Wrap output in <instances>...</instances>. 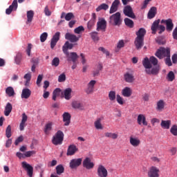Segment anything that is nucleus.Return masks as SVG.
<instances>
[{"mask_svg":"<svg viewBox=\"0 0 177 177\" xmlns=\"http://www.w3.org/2000/svg\"><path fill=\"white\" fill-rule=\"evenodd\" d=\"M171 55V48H164L160 47L156 53H155V56L158 57V59H164V57H168Z\"/></svg>","mask_w":177,"mask_h":177,"instance_id":"nucleus-1","label":"nucleus"},{"mask_svg":"<svg viewBox=\"0 0 177 177\" xmlns=\"http://www.w3.org/2000/svg\"><path fill=\"white\" fill-rule=\"evenodd\" d=\"M63 140H64V133L59 130L53 137L52 143L55 146H58L59 145H62Z\"/></svg>","mask_w":177,"mask_h":177,"instance_id":"nucleus-2","label":"nucleus"},{"mask_svg":"<svg viewBox=\"0 0 177 177\" xmlns=\"http://www.w3.org/2000/svg\"><path fill=\"white\" fill-rule=\"evenodd\" d=\"M122 21L121 13L118 12L110 16L109 23L111 26H121Z\"/></svg>","mask_w":177,"mask_h":177,"instance_id":"nucleus-3","label":"nucleus"},{"mask_svg":"<svg viewBox=\"0 0 177 177\" xmlns=\"http://www.w3.org/2000/svg\"><path fill=\"white\" fill-rule=\"evenodd\" d=\"M123 13L125 16H127V17H130V19H136V15L133 13V10L131 6H126L124 8Z\"/></svg>","mask_w":177,"mask_h":177,"instance_id":"nucleus-4","label":"nucleus"},{"mask_svg":"<svg viewBox=\"0 0 177 177\" xmlns=\"http://www.w3.org/2000/svg\"><path fill=\"white\" fill-rule=\"evenodd\" d=\"M97 175L98 177H107L109 176V171L104 166L100 165L97 169Z\"/></svg>","mask_w":177,"mask_h":177,"instance_id":"nucleus-5","label":"nucleus"},{"mask_svg":"<svg viewBox=\"0 0 177 177\" xmlns=\"http://www.w3.org/2000/svg\"><path fill=\"white\" fill-rule=\"evenodd\" d=\"M81 164H82V158H75L71 160L69 167L71 169H77Z\"/></svg>","mask_w":177,"mask_h":177,"instance_id":"nucleus-6","label":"nucleus"},{"mask_svg":"<svg viewBox=\"0 0 177 177\" xmlns=\"http://www.w3.org/2000/svg\"><path fill=\"white\" fill-rule=\"evenodd\" d=\"M80 38H81V35L77 37V35L70 32H66L65 34V39L70 41V42H72L73 44L78 42V41H80Z\"/></svg>","mask_w":177,"mask_h":177,"instance_id":"nucleus-7","label":"nucleus"},{"mask_svg":"<svg viewBox=\"0 0 177 177\" xmlns=\"http://www.w3.org/2000/svg\"><path fill=\"white\" fill-rule=\"evenodd\" d=\"M161 24L166 25V30L169 32H171L174 30V22L171 19H162L160 21Z\"/></svg>","mask_w":177,"mask_h":177,"instance_id":"nucleus-8","label":"nucleus"},{"mask_svg":"<svg viewBox=\"0 0 177 177\" xmlns=\"http://www.w3.org/2000/svg\"><path fill=\"white\" fill-rule=\"evenodd\" d=\"M21 165L24 169H26L28 175L30 177H32V174H34V167H32V166L27 163L26 161L22 162Z\"/></svg>","mask_w":177,"mask_h":177,"instance_id":"nucleus-9","label":"nucleus"},{"mask_svg":"<svg viewBox=\"0 0 177 177\" xmlns=\"http://www.w3.org/2000/svg\"><path fill=\"white\" fill-rule=\"evenodd\" d=\"M64 55H66L68 62H73V63L75 64V62L78 59V55L77 54V53H64Z\"/></svg>","mask_w":177,"mask_h":177,"instance_id":"nucleus-10","label":"nucleus"},{"mask_svg":"<svg viewBox=\"0 0 177 177\" xmlns=\"http://www.w3.org/2000/svg\"><path fill=\"white\" fill-rule=\"evenodd\" d=\"M149 177H160V169L156 167L152 166L148 171Z\"/></svg>","mask_w":177,"mask_h":177,"instance_id":"nucleus-11","label":"nucleus"},{"mask_svg":"<svg viewBox=\"0 0 177 177\" xmlns=\"http://www.w3.org/2000/svg\"><path fill=\"white\" fill-rule=\"evenodd\" d=\"M107 28V21L104 19H101L97 23V31H106Z\"/></svg>","mask_w":177,"mask_h":177,"instance_id":"nucleus-12","label":"nucleus"},{"mask_svg":"<svg viewBox=\"0 0 177 177\" xmlns=\"http://www.w3.org/2000/svg\"><path fill=\"white\" fill-rule=\"evenodd\" d=\"M59 39H60V32H57L53 36V38L50 41V48L51 49H53L56 46V44L59 42Z\"/></svg>","mask_w":177,"mask_h":177,"instance_id":"nucleus-13","label":"nucleus"},{"mask_svg":"<svg viewBox=\"0 0 177 177\" xmlns=\"http://www.w3.org/2000/svg\"><path fill=\"white\" fill-rule=\"evenodd\" d=\"M83 167L86 168V169H92V168L95 167V163L91 160L90 158H86L83 160Z\"/></svg>","mask_w":177,"mask_h":177,"instance_id":"nucleus-14","label":"nucleus"},{"mask_svg":"<svg viewBox=\"0 0 177 177\" xmlns=\"http://www.w3.org/2000/svg\"><path fill=\"white\" fill-rule=\"evenodd\" d=\"M124 81L128 82L129 84H132L135 81V76L133 75V73L127 72L124 75Z\"/></svg>","mask_w":177,"mask_h":177,"instance_id":"nucleus-15","label":"nucleus"},{"mask_svg":"<svg viewBox=\"0 0 177 177\" xmlns=\"http://www.w3.org/2000/svg\"><path fill=\"white\" fill-rule=\"evenodd\" d=\"M120 0H115L111 6L109 13L110 15H113V13H115L117 10H118V6H120Z\"/></svg>","mask_w":177,"mask_h":177,"instance_id":"nucleus-16","label":"nucleus"},{"mask_svg":"<svg viewBox=\"0 0 177 177\" xmlns=\"http://www.w3.org/2000/svg\"><path fill=\"white\" fill-rule=\"evenodd\" d=\"M17 0H14L9 8L6 10V15H10L13 10H16L17 9Z\"/></svg>","mask_w":177,"mask_h":177,"instance_id":"nucleus-17","label":"nucleus"},{"mask_svg":"<svg viewBox=\"0 0 177 177\" xmlns=\"http://www.w3.org/2000/svg\"><path fill=\"white\" fill-rule=\"evenodd\" d=\"M63 121L64 123L65 127H68L70 123L71 122V115L68 113V112H64L62 115Z\"/></svg>","mask_w":177,"mask_h":177,"instance_id":"nucleus-18","label":"nucleus"},{"mask_svg":"<svg viewBox=\"0 0 177 177\" xmlns=\"http://www.w3.org/2000/svg\"><path fill=\"white\" fill-rule=\"evenodd\" d=\"M145 39L136 37L134 41V44L136 45V48L138 50L140 49H142L143 48V45H145Z\"/></svg>","mask_w":177,"mask_h":177,"instance_id":"nucleus-19","label":"nucleus"},{"mask_svg":"<svg viewBox=\"0 0 177 177\" xmlns=\"http://www.w3.org/2000/svg\"><path fill=\"white\" fill-rule=\"evenodd\" d=\"M73 92V90L71 88H67L65 90H64L62 93V95L66 99V100H70L71 99V93Z\"/></svg>","mask_w":177,"mask_h":177,"instance_id":"nucleus-20","label":"nucleus"},{"mask_svg":"<svg viewBox=\"0 0 177 177\" xmlns=\"http://www.w3.org/2000/svg\"><path fill=\"white\" fill-rule=\"evenodd\" d=\"M137 122L138 124V125H145V127H147V121H146V116H145V115L143 114H140L138 116L137 118Z\"/></svg>","mask_w":177,"mask_h":177,"instance_id":"nucleus-21","label":"nucleus"},{"mask_svg":"<svg viewBox=\"0 0 177 177\" xmlns=\"http://www.w3.org/2000/svg\"><path fill=\"white\" fill-rule=\"evenodd\" d=\"M74 48V44L70 43V41H67L65 42L64 46H62V51L64 53H68V49L71 50Z\"/></svg>","mask_w":177,"mask_h":177,"instance_id":"nucleus-22","label":"nucleus"},{"mask_svg":"<svg viewBox=\"0 0 177 177\" xmlns=\"http://www.w3.org/2000/svg\"><path fill=\"white\" fill-rule=\"evenodd\" d=\"M78 151V148L74 145H71L67 150V156H74Z\"/></svg>","mask_w":177,"mask_h":177,"instance_id":"nucleus-23","label":"nucleus"},{"mask_svg":"<svg viewBox=\"0 0 177 177\" xmlns=\"http://www.w3.org/2000/svg\"><path fill=\"white\" fill-rule=\"evenodd\" d=\"M31 96V90L30 88H23L21 92V99H28Z\"/></svg>","mask_w":177,"mask_h":177,"instance_id":"nucleus-24","label":"nucleus"},{"mask_svg":"<svg viewBox=\"0 0 177 177\" xmlns=\"http://www.w3.org/2000/svg\"><path fill=\"white\" fill-rule=\"evenodd\" d=\"M122 95L124 97H131L132 95V89L128 86L125 87L122 90Z\"/></svg>","mask_w":177,"mask_h":177,"instance_id":"nucleus-25","label":"nucleus"},{"mask_svg":"<svg viewBox=\"0 0 177 177\" xmlns=\"http://www.w3.org/2000/svg\"><path fill=\"white\" fill-rule=\"evenodd\" d=\"M130 145L133 146V147H138L140 145V140L138 138H133L132 136L130 137Z\"/></svg>","mask_w":177,"mask_h":177,"instance_id":"nucleus-26","label":"nucleus"},{"mask_svg":"<svg viewBox=\"0 0 177 177\" xmlns=\"http://www.w3.org/2000/svg\"><path fill=\"white\" fill-rule=\"evenodd\" d=\"M52 127H53V122H48L47 124H45L44 132L45 135H49L50 133V131H52Z\"/></svg>","mask_w":177,"mask_h":177,"instance_id":"nucleus-27","label":"nucleus"},{"mask_svg":"<svg viewBox=\"0 0 177 177\" xmlns=\"http://www.w3.org/2000/svg\"><path fill=\"white\" fill-rule=\"evenodd\" d=\"M160 21H161V20L158 19L156 20L153 24L152 26L151 27V30L152 31V34H156L157 32V30H158V27L160 26Z\"/></svg>","mask_w":177,"mask_h":177,"instance_id":"nucleus-28","label":"nucleus"},{"mask_svg":"<svg viewBox=\"0 0 177 177\" xmlns=\"http://www.w3.org/2000/svg\"><path fill=\"white\" fill-rule=\"evenodd\" d=\"M142 65L145 67V68H146V70H149L150 68H151V67H153V65H151L150 59L147 57L142 60Z\"/></svg>","mask_w":177,"mask_h":177,"instance_id":"nucleus-29","label":"nucleus"},{"mask_svg":"<svg viewBox=\"0 0 177 177\" xmlns=\"http://www.w3.org/2000/svg\"><path fill=\"white\" fill-rule=\"evenodd\" d=\"M147 74H152L153 75H157L160 71V66H155L151 70L147 69L145 70Z\"/></svg>","mask_w":177,"mask_h":177,"instance_id":"nucleus-30","label":"nucleus"},{"mask_svg":"<svg viewBox=\"0 0 177 177\" xmlns=\"http://www.w3.org/2000/svg\"><path fill=\"white\" fill-rule=\"evenodd\" d=\"M156 15H157V8L156 7H151L149 10L147 17L148 19H153V17H156Z\"/></svg>","mask_w":177,"mask_h":177,"instance_id":"nucleus-31","label":"nucleus"},{"mask_svg":"<svg viewBox=\"0 0 177 177\" xmlns=\"http://www.w3.org/2000/svg\"><path fill=\"white\" fill-rule=\"evenodd\" d=\"M12 109H13V106H12V104H10V102H8L5 107L4 115H6V117H8L9 114L12 113Z\"/></svg>","mask_w":177,"mask_h":177,"instance_id":"nucleus-32","label":"nucleus"},{"mask_svg":"<svg viewBox=\"0 0 177 177\" xmlns=\"http://www.w3.org/2000/svg\"><path fill=\"white\" fill-rule=\"evenodd\" d=\"M23 60V53L18 52L15 57V62L20 66L21 64V62Z\"/></svg>","mask_w":177,"mask_h":177,"instance_id":"nucleus-33","label":"nucleus"},{"mask_svg":"<svg viewBox=\"0 0 177 177\" xmlns=\"http://www.w3.org/2000/svg\"><path fill=\"white\" fill-rule=\"evenodd\" d=\"M136 38H141L145 39V35H146V29L141 28L136 32Z\"/></svg>","mask_w":177,"mask_h":177,"instance_id":"nucleus-34","label":"nucleus"},{"mask_svg":"<svg viewBox=\"0 0 177 177\" xmlns=\"http://www.w3.org/2000/svg\"><path fill=\"white\" fill-rule=\"evenodd\" d=\"M160 127L163 129H169V127H171V120H162Z\"/></svg>","mask_w":177,"mask_h":177,"instance_id":"nucleus-35","label":"nucleus"},{"mask_svg":"<svg viewBox=\"0 0 177 177\" xmlns=\"http://www.w3.org/2000/svg\"><path fill=\"white\" fill-rule=\"evenodd\" d=\"M165 106V102H164V100H160L157 102L156 110H158V111H162V110H164Z\"/></svg>","mask_w":177,"mask_h":177,"instance_id":"nucleus-36","label":"nucleus"},{"mask_svg":"<svg viewBox=\"0 0 177 177\" xmlns=\"http://www.w3.org/2000/svg\"><path fill=\"white\" fill-rule=\"evenodd\" d=\"M72 107L73 109H79L80 110H83L84 106L80 101H73L72 102Z\"/></svg>","mask_w":177,"mask_h":177,"instance_id":"nucleus-37","label":"nucleus"},{"mask_svg":"<svg viewBox=\"0 0 177 177\" xmlns=\"http://www.w3.org/2000/svg\"><path fill=\"white\" fill-rule=\"evenodd\" d=\"M6 93L9 96V97H12V96H15V89L12 86H8L6 89Z\"/></svg>","mask_w":177,"mask_h":177,"instance_id":"nucleus-38","label":"nucleus"},{"mask_svg":"<svg viewBox=\"0 0 177 177\" xmlns=\"http://www.w3.org/2000/svg\"><path fill=\"white\" fill-rule=\"evenodd\" d=\"M124 24L127 26L129 27V28H133V21L129 18H125L124 19Z\"/></svg>","mask_w":177,"mask_h":177,"instance_id":"nucleus-39","label":"nucleus"},{"mask_svg":"<svg viewBox=\"0 0 177 177\" xmlns=\"http://www.w3.org/2000/svg\"><path fill=\"white\" fill-rule=\"evenodd\" d=\"M27 19L28 23H31V21H32V19H34V11L29 10L27 12Z\"/></svg>","mask_w":177,"mask_h":177,"instance_id":"nucleus-40","label":"nucleus"},{"mask_svg":"<svg viewBox=\"0 0 177 177\" xmlns=\"http://www.w3.org/2000/svg\"><path fill=\"white\" fill-rule=\"evenodd\" d=\"M115 91H111L109 93V99L111 102H114V100H115V99L117 98V96L115 95Z\"/></svg>","mask_w":177,"mask_h":177,"instance_id":"nucleus-41","label":"nucleus"},{"mask_svg":"<svg viewBox=\"0 0 177 177\" xmlns=\"http://www.w3.org/2000/svg\"><path fill=\"white\" fill-rule=\"evenodd\" d=\"M61 92H62V89L59 88H55L53 92V100H56L57 96H59Z\"/></svg>","mask_w":177,"mask_h":177,"instance_id":"nucleus-42","label":"nucleus"},{"mask_svg":"<svg viewBox=\"0 0 177 177\" xmlns=\"http://www.w3.org/2000/svg\"><path fill=\"white\" fill-rule=\"evenodd\" d=\"M109 9V5L106 3H102L96 8V12H100V10H107Z\"/></svg>","mask_w":177,"mask_h":177,"instance_id":"nucleus-43","label":"nucleus"},{"mask_svg":"<svg viewBox=\"0 0 177 177\" xmlns=\"http://www.w3.org/2000/svg\"><path fill=\"white\" fill-rule=\"evenodd\" d=\"M95 127L96 129H103V126H102V119L99 118L94 122Z\"/></svg>","mask_w":177,"mask_h":177,"instance_id":"nucleus-44","label":"nucleus"},{"mask_svg":"<svg viewBox=\"0 0 177 177\" xmlns=\"http://www.w3.org/2000/svg\"><path fill=\"white\" fill-rule=\"evenodd\" d=\"M167 81L172 82V81L175 80V73H174L173 71H169L167 75Z\"/></svg>","mask_w":177,"mask_h":177,"instance_id":"nucleus-45","label":"nucleus"},{"mask_svg":"<svg viewBox=\"0 0 177 177\" xmlns=\"http://www.w3.org/2000/svg\"><path fill=\"white\" fill-rule=\"evenodd\" d=\"M106 138H111V139H117L118 138V134L115 133H105Z\"/></svg>","mask_w":177,"mask_h":177,"instance_id":"nucleus-46","label":"nucleus"},{"mask_svg":"<svg viewBox=\"0 0 177 177\" xmlns=\"http://www.w3.org/2000/svg\"><path fill=\"white\" fill-rule=\"evenodd\" d=\"M56 171L57 175H62L64 172V167L62 165H59L56 167Z\"/></svg>","mask_w":177,"mask_h":177,"instance_id":"nucleus-47","label":"nucleus"},{"mask_svg":"<svg viewBox=\"0 0 177 177\" xmlns=\"http://www.w3.org/2000/svg\"><path fill=\"white\" fill-rule=\"evenodd\" d=\"M99 33L97 32H92L90 33L91 37L93 39V41H99V36H97Z\"/></svg>","mask_w":177,"mask_h":177,"instance_id":"nucleus-48","label":"nucleus"},{"mask_svg":"<svg viewBox=\"0 0 177 177\" xmlns=\"http://www.w3.org/2000/svg\"><path fill=\"white\" fill-rule=\"evenodd\" d=\"M59 64H60V59L59 57H55L51 62V65L54 67H58Z\"/></svg>","mask_w":177,"mask_h":177,"instance_id":"nucleus-49","label":"nucleus"},{"mask_svg":"<svg viewBox=\"0 0 177 177\" xmlns=\"http://www.w3.org/2000/svg\"><path fill=\"white\" fill-rule=\"evenodd\" d=\"M6 138H10L12 136V127L8 125L6 129Z\"/></svg>","mask_w":177,"mask_h":177,"instance_id":"nucleus-50","label":"nucleus"},{"mask_svg":"<svg viewBox=\"0 0 177 177\" xmlns=\"http://www.w3.org/2000/svg\"><path fill=\"white\" fill-rule=\"evenodd\" d=\"M84 31H85V28L82 26L74 29L75 34H81V32H84Z\"/></svg>","mask_w":177,"mask_h":177,"instance_id":"nucleus-51","label":"nucleus"},{"mask_svg":"<svg viewBox=\"0 0 177 177\" xmlns=\"http://www.w3.org/2000/svg\"><path fill=\"white\" fill-rule=\"evenodd\" d=\"M95 23H96V21L94 19H91L87 23V28L89 31H91V30H92L93 27L95 26Z\"/></svg>","mask_w":177,"mask_h":177,"instance_id":"nucleus-52","label":"nucleus"},{"mask_svg":"<svg viewBox=\"0 0 177 177\" xmlns=\"http://www.w3.org/2000/svg\"><path fill=\"white\" fill-rule=\"evenodd\" d=\"M149 61L151 62V64H153V66H157V64H158V59H157L154 56L150 57Z\"/></svg>","mask_w":177,"mask_h":177,"instance_id":"nucleus-53","label":"nucleus"},{"mask_svg":"<svg viewBox=\"0 0 177 177\" xmlns=\"http://www.w3.org/2000/svg\"><path fill=\"white\" fill-rule=\"evenodd\" d=\"M125 46V44L124 43V40H120L118 43L117 48L115 49V52H118L121 48H124Z\"/></svg>","mask_w":177,"mask_h":177,"instance_id":"nucleus-54","label":"nucleus"},{"mask_svg":"<svg viewBox=\"0 0 177 177\" xmlns=\"http://www.w3.org/2000/svg\"><path fill=\"white\" fill-rule=\"evenodd\" d=\"M48 38V32H44L40 35V41L41 42H45Z\"/></svg>","mask_w":177,"mask_h":177,"instance_id":"nucleus-55","label":"nucleus"},{"mask_svg":"<svg viewBox=\"0 0 177 177\" xmlns=\"http://www.w3.org/2000/svg\"><path fill=\"white\" fill-rule=\"evenodd\" d=\"M71 19H74V14H73V12H68L65 15V20H66V21H70Z\"/></svg>","mask_w":177,"mask_h":177,"instance_id":"nucleus-56","label":"nucleus"},{"mask_svg":"<svg viewBox=\"0 0 177 177\" xmlns=\"http://www.w3.org/2000/svg\"><path fill=\"white\" fill-rule=\"evenodd\" d=\"M170 132L174 136H177V126L176 125H173L171 127V128L170 129Z\"/></svg>","mask_w":177,"mask_h":177,"instance_id":"nucleus-57","label":"nucleus"},{"mask_svg":"<svg viewBox=\"0 0 177 177\" xmlns=\"http://www.w3.org/2000/svg\"><path fill=\"white\" fill-rule=\"evenodd\" d=\"M116 100H117L118 103L119 104H120L121 106H122V104H124V98H122V97H121V95L118 94L116 95Z\"/></svg>","mask_w":177,"mask_h":177,"instance_id":"nucleus-58","label":"nucleus"},{"mask_svg":"<svg viewBox=\"0 0 177 177\" xmlns=\"http://www.w3.org/2000/svg\"><path fill=\"white\" fill-rule=\"evenodd\" d=\"M66 81V74L62 73L58 77V82H64Z\"/></svg>","mask_w":177,"mask_h":177,"instance_id":"nucleus-59","label":"nucleus"},{"mask_svg":"<svg viewBox=\"0 0 177 177\" xmlns=\"http://www.w3.org/2000/svg\"><path fill=\"white\" fill-rule=\"evenodd\" d=\"M165 60L167 66H168L169 67H171V66H172V62H171V55L166 57Z\"/></svg>","mask_w":177,"mask_h":177,"instance_id":"nucleus-60","label":"nucleus"},{"mask_svg":"<svg viewBox=\"0 0 177 177\" xmlns=\"http://www.w3.org/2000/svg\"><path fill=\"white\" fill-rule=\"evenodd\" d=\"M44 78V75H39L37 77V80L36 82V84L37 86H41V82H42V79Z\"/></svg>","mask_w":177,"mask_h":177,"instance_id":"nucleus-61","label":"nucleus"},{"mask_svg":"<svg viewBox=\"0 0 177 177\" xmlns=\"http://www.w3.org/2000/svg\"><path fill=\"white\" fill-rule=\"evenodd\" d=\"M30 63H32L33 66H38V64L39 63V59L38 58H32L30 60Z\"/></svg>","mask_w":177,"mask_h":177,"instance_id":"nucleus-62","label":"nucleus"},{"mask_svg":"<svg viewBox=\"0 0 177 177\" xmlns=\"http://www.w3.org/2000/svg\"><path fill=\"white\" fill-rule=\"evenodd\" d=\"M93 89L94 88L93 87L87 86V88L85 90V92L87 93V95H91V93H93Z\"/></svg>","mask_w":177,"mask_h":177,"instance_id":"nucleus-63","label":"nucleus"},{"mask_svg":"<svg viewBox=\"0 0 177 177\" xmlns=\"http://www.w3.org/2000/svg\"><path fill=\"white\" fill-rule=\"evenodd\" d=\"M35 152L34 151H26L24 153L25 157H30V156H32V154H34Z\"/></svg>","mask_w":177,"mask_h":177,"instance_id":"nucleus-64","label":"nucleus"}]
</instances>
